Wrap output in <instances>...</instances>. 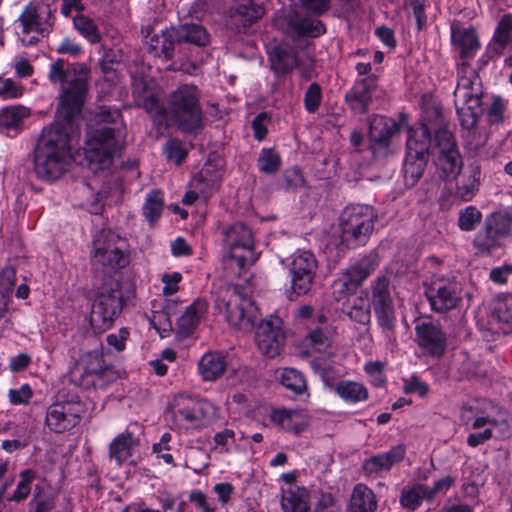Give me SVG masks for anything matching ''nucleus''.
<instances>
[{"label":"nucleus","mask_w":512,"mask_h":512,"mask_svg":"<svg viewBox=\"0 0 512 512\" xmlns=\"http://www.w3.org/2000/svg\"><path fill=\"white\" fill-rule=\"evenodd\" d=\"M450 33L451 43L462 60L457 72L454 104L464 132L463 137L469 139L470 144L477 148L484 143L481 139L473 142L474 128L483 113V85L479 74L466 61L475 56L481 44L476 29L471 25L464 26L459 21H453L450 24Z\"/></svg>","instance_id":"f257e3e1"},{"label":"nucleus","mask_w":512,"mask_h":512,"mask_svg":"<svg viewBox=\"0 0 512 512\" xmlns=\"http://www.w3.org/2000/svg\"><path fill=\"white\" fill-rule=\"evenodd\" d=\"M215 307L219 313L224 314L226 321L245 332L256 328L255 342L261 353L269 358H275L283 349L285 335L280 321H260V313L254 302L237 291V287L226 299H217Z\"/></svg>","instance_id":"f03ea898"},{"label":"nucleus","mask_w":512,"mask_h":512,"mask_svg":"<svg viewBox=\"0 0 512 512\" xmlns=\"http://www.w3.org/2000/svg\"><path fill=\"white\" fill-rule=\"evenodd\" d=\"M73 121L57 116L55 122L43 128L33 151V171L38 179L51 183L67 171L72 159Z\"/></svg>","instance_id":"7ed1b4c3"},{"label":"nucleus","mask_w":512,"mask_h":512,"mask_svg":"<svg viewBox=\"0 0 512 512\" xmlns=\"http://www.w3.org/2000/svg\"><path fill=\"white\" fill-rule=\"evenodd\" d=\"M121 112L111 106H100L96 114L99 125L87 132L85 158L94 171L108 169L114 155L122 148V130L117 126Z\"/></svg>","instance_id":"20e7f679"},{"label":"nucleus","mask_w":512,"mask_h":512,"mask_svg":"<svg viewBox=\"0 0 512 512\" xmlns=\"http://www.w3.org/2000/svg\"><path fill=\"white\" fill-rule=\"evenodd\" d=\"M64 64L63 59H57L51 64L49 80L52 83L67 84L61 93L57 116L70 121L81 113L84 105L88 93L89 70L81 63L68 68Z\"/></svg>","instance_id":"39448f33"},{"label":"nucleus","mask_w":512,"mask_h":512,"mask_svg":"<svg viewBox=\"0 0 512 512\" xmlns=\"http://www.w3.org/2000/svg\"><path fill=\"white\" fill-rule=\"evenodd\" d=\"M70 381L82 389H105L115 379V371L101 351L93 350L81 356L71 368Z\"/></svg>","instance_id":"423d86ee"},{"label":"nucleus","mask_w":512,"mask_h":512,"mask_svg":"<svg viewBox=\"0 0 512 512\" xmlns=\"http://www.w3.org/2000/svg\"><path fill=\"white\" fill-rule=\"evenodd\" d=\"M376 214L372 206L347 205L340 215L342 242L347 246L364 245L373 231Z\"/></svg>","instance_id":"0eeeda50"},{"label":"nucleus","mask_w":512,"mask_h":512,"mask_svg":"<svg viewBox=\"0 0 512 512\" xmlns=\"http://www.w3.org/2000/svg\"><path fill=\"white\" fill-rule=\"evenodd\" d=\"M431 133L426 125L418 129L408 128L406 157L403 165L405 184L413 187L422 177L428 162Z\"/></svg>","instance_id":"6e6552de"},{"label":"nucleus","mask_w":512,"mask_h":512,"mask_svg":"<svg viewBox=\"0 0 512 512\" xmlns=\"http://www.w3.org/2000/svg\"><path fill=\"white\" fill-rule=\"evenodd\" d=\"M463 287L453 276L433 275L424 283V295L433 312L444 314L457 309L463 300Z\"/></svg>","instance_id":"1a4fd4ad"},{"label":"nucleus","mask_w":512,"mask_h":512,"mask_svg":"<svg viewBox=\"0 0 512 512\" xmlns=\"http://www.w3.org/2000/svg\"><path fill=\"white\" fill-rule=\"evenodd\" d=\"M225 244L229 248L224 258L226 267H237V274L257 260L254 252L252 232L243 223H235L225 231Z\"/></svg>","instance_id":"9d476101"},{"label":"nucleus","mask_w":512,"mask_h":512,"mask_svg":"<svg viewBox=\"0 0 512 512\" xmlns=\"http://www.w3.org/2000/svg\"><path fill=\"white\" fill-rule=\"evenodd\" d=\"M92 260L109 270H119L129 263L124 239L112 232L102 231L93 239Z\"/></svg>","instance_id":"9b49d317"},{"label":"nucleus","mask_w":512,"mask_h":512,"mask_svg":"<svg viewBox=\"0 0 512 512\" xmlns=\"http://www.w3.org/2000/svg\"><path fill=\"white\" fill-rule=\"evenodd\" d=\"M149 54L165 61L172 60L175 50L182 43H192V23L186 22L178 27L162 30L161 33L146 36Z\"/></svg>","instance_id":"f8f14e48"},{"label":"nucleus","mask_w":512,"mask_h":512,"mask_svg":"<svg viewBox=\"0 0 512 512\" xmlns=\"http://www.w3.org/2000/svg\"><path fill=\"white\" fill-rule=\"evenodd\" d=\"M435 142L438 148L435 165L439 176L445 181H453L460 175L463 167L454 136L447 129H438L435 132Z\"/></svg>","instance_id":"ddd939ff"},{"label":"nucleus","mask_w":512,"mask_h":512,"mask_svg":"<svg viewBox=\"0 0 512 512\" xmlns=\"http://www.w3.org/2000/svg\"><path fill=\"white\" fill-rule=\"evenodd\" d=\"M318 269L315 255L308 250H297L291 255L289 264L291 294H307L313 285Z\"/></svg>","instance_id":"4468645a"},{"label":"nucleus","mask_w":512,"mask_h":512,"mask_svg":"<svg viewBox=\"0 0 512 512\" xmlns=\"http://www.w3.org/2000/svg\"><path fill=\"white\" fill-rule=\"evenodd\" d=\"M84 411L80 400L55 402L46 409L45 424L51 432L64 433L80 423Z\"/></svg>","instance_id":"2eb2a0df"},{"label":"nucleus","mask_w":512,"mask_h":512,"mask_svg":"<svg viewBox=\"0 0 512 512\" xmlns=\"http://www.w3.org/2000/svg\"><path fill=\"white\" fill-rule=\"evenodd\" d=\"M123 305L124 299L120 289L101 292L95 300L90 314V324L93 329L103 332L110 328L115 318L121 313Z\"/></svg>","instance_id":"dca6fc26"},{"label":"nucleus","mask_w":512,"mask_h":512,"mask_svg":"<svg viewBox=\"0 0 512 512\" xmlns=\"http://www.w3.org/2000/svg\"><path fill=\"white\" fill-rule=\"evenodd\" d=\"M274 24L293 39L301 37L315 38L326 32V27L321 20L292 10L277 16Z\"/></svg>","instance_id":"f3484780"},{"label":"nucleus","mask_w":512,"mask_h":512,"mask_svg":"<svg viewBox=\"0 0 512 512\" xmlns=\"http://www.w3.org/2000/svg\"><path fill=\"white\" fill-rule=\"evenodd\" d=\"M55 12L56 9L43 0L30 2L18 18L22 26V34L37 33L48 36L54 25Z\"/></svg>","instance_id":"a211bd4d"},{"label":"nucleus","mask_w":512,"mask_h":512,"mask_svg":"<svg viewBox=\"0 0 512 512\" xmlns=\"http://www.w3.org/2000/svg\"><path fill=\"white\" fill-rule=\"evenodd\" d=\"M510 229L511 221L506 215L492 213L485 218L483 228L476 233L473 245L479 251L490 252L501 245Z\"/></svg>","instance_id":"6ab92c4d"},{"label":"nucleus","mask_w":512,"mask_h":512,"mask_svg":"<svg viewBox=\"0 0 512 512\" xmlns=\"http://www.w3.org/2000/svg\"><path fill=\"white\" fill-rule=\"evenodd\" d=\"M399 124L390 117L375 115L369 121L370 149L375 157H386L390 151L392 136L399 131Z\"/></svg>","instance_id":"aec40b11"},{"label":"nucleus","mask_w":512,"mask_h":512,"mask_svg":"<svg viewBox=\"0 0 512 512\" xmlns=\"http://www.w3.org/2000/svg\"><path fill=\"white\" fill-rule=\"evenodd\" d=\"M418 346L424 354L440 358L447 348V335L442 326L433 321H422L415 326Z\"/></svg>","instance_id":"412c9836"},{"label":"nucleus","mask_w":512,"mask_h":512,"mask_svg":"<svg viewBox=\"0 0 512 512\" xmlns=\"http://www.w3.org/2000/svg\"><path fill=\"white\" fill-rule=\"evenodd\" d=\"M171 121L185 133L192 132V85L178 87L169 99Z\"/></svg>","instance_id":"4be33fe9"},{"label":"nucleus","mask_w":512,"mask_h":512,"mask_svg":"<svg viewBox=\"0 0 512 512\" xmlns=\"http://www.w3.org/2000/svg\"><path fill=\"white\" fill-rule=\"evenodd\" d=\"M406 454V447L402 444L393 446L384 453H378L365 459L362 463V471L366 477H376L387 473L391 468L401 462Z\"/></svg>","instance_id":"5701e85b"},{"label":"nucleus","mask_w":512,"mask_h":512,"mask_svg":"<svg viewBox=\"0 0 512 512\" xmlns=\"http://www.w3.org/2000/svg\"><path fill=\"white\" fill-rule=\"evenodd\" d=\"M321 377L325 387L346 403L356 404L364 402L369 397L368 389L362 383L352 380L335 382L325 370L322 371Z\"/></svg>","instance_id":"b1692460"},{"label":"nucleus","mask_w":512,"mask_h":512,"mask_svg":"<svg viewBox=\"0 0 512 512\" xmlns=\"http://www.w3.org/2000/svg\"><path fill=\"white\" fill-rule=\"evenodd\" d=\"M270 69L276 76L291 73L299 67V58L296 49L285 43L276 44L267 50Z\"/></svg>","instance_id":"393cba45"},{"label":"nucleus","mask_w":512,"mask_h":512,"mask_svg":"<svg viewBox=\"0 0 512 512\" xmlns=\"http://www.w3.org/2000/svg\"><path fill=\"white\" fill-rule=\"evenodd\" d=\"M375 88L376 80L372 76L357 80L345 95L346 104L354 113H366L372 102Z\"/></svg>","instance_id":"a878e982"},{"label":"nucleus","mask_w":512,"mask_h":512,"mask_svg":"<svg viewBox=\"0 0 512 512\" xmlns=\"http://www.w3.org/2000/svg\"><path fill=\"white\" fill-rule=\"evenodd\" d=\"M456 196L459 202H470L479 192L482 181L481 166L477 162L467 165L465 170L455 179Z\"/></svg>","instance_id":"bb28decb"},{"label":"nucleus","mask_w":512,"mask_h":512,"mask_svg":"<svg viewBox=\"0 0 512 512\" xmlns=\"http://www.w3.org/2000/svg\"><path fill=\"white\" fill-rule=\"evenodd\" d=\"M374 268L375 265L368 258H363L347 268L337 282L342 284L346 292H354L372 273Z\"/></svg>","instance_id":"cd10ccee"},{"label":"nucleus","mask_w":512,"mask_h":512,"mask_svg":"<svg viewBox=\"0 0 512 512\" xmlns=\"http://www.w3.org/2000/svg\"><path fill=\"white\" fill-rule=\"evenodd\" d=\"M231 18L243 28H248L259 21L264 13V7L254 0H239L231 8Z\"/></svg>","instance_id":"c85d7f7f"},{"label":"nucleus","mask_w":512,"mask_h":512,"mask_svg":"<svg viewBox=\"0 0 512 512\" xmlns=\"http://www.w3.org/2000/svg\"><path fill=\"white\" fill-rule=\"evenodd\" d=\"M208 168L202 169L198 176H194V206H197V213L201 218L206 215L205 203L207 199L215 192L217 181L215 177L206 178L205 173Z\"/></svg>","instance_id":"c756f323"},{"label":"nucleus","mask_w":512,"mask_h":512,"mask_svg":"<svg viewBox=\"0 0 512 512\" xmlns=\"http://www.w3.org/2000/svg\"><path fill=\"white\" fill-rule=\"evenodd\" d=\"M226 358L220 352H207L198 362V372L205 381H214L226 369Z\"/></svg>","instance_id":"7c9ffc66"},{"label":"nucleus","mask_w":512,"mask_h":512,"mask_svg":"<svg viewBox=\"0 0 512 512\" xmlns=\"http://www.w3.org/2000/svg\"><path fill=\"white\" fill-rule=\"evenodd\" d=\"M376 508L377 500L373 490L365 484H356L350 498V512H375Z\"/></svg>","instance_id":"2f4dec72"},{"label":"nucleus","mask_w":512,"mask_h":512,"mask_svg":"<svg viewBox=\"0 0 512 512\" xmlns=\"http://www.w3.org/2000/svg\"><path fill=\"white\" fill-rule=\"evenodd\" d=\"M281 506L283 512H308L306 491L292 486L282 489Z\"/></svg>","instance_id":"473e14b6"},{"label":"nucleus","mask_w":512,"mask_h":512,"mask_svg":"<svg viewBox=\"0 0 512 512\" xmlns=\"http://www.w3.org/2000/svg\"><path fill=\"white\" fill-rule=\"evenodd\" d=\"M371 303L373 309L394 307L390 281L386 276L377 277L371 284Z\"/></svg>","instance_id":"72a5a7b5"},{"label":"nucleus","mask_w":512,"mask_h":512,"mask_svg":"<svg viewBox=\"0 0 512 512\" xmlns=\"http://www.w3.org/2000/svg\"><path fill=\"white\" fill-rule=\"evenodd\" d=\"M493 316L504 333L512 331V294H501L494 300Z\"/></svg>","instance_id":"f704fd0d"},{"label":"nucleus","mask_w":512,"mask_h":512,"mask_svg":"<svg viewBox=\"0 0 512 512\" xmlns=\"http://www.w3.org/2000/svg\"><path fill=\"white\" fill-rule=\"evenodd\" d=\"M424 500L431 502L428 486L424 484H414L411 487L403 488L399 499L401 506L411 511L416 510Z\"/></svg>","instance_id":"c9c22d12"},{"label":"nucleus","mask_w":512,"mask_h":512,"mask_svg":"<svg viewBox=\"0 0 512 512\" xmlns=\"http://www.w3.org/2000/svg\"><path fill=\"white\" fill-rule=\"evenodd\" d=\"M164 208V194L159 189L147 193L142 207V214L146 221L152 226L161 217Z\"/></svg>","instance_id":"e433bc0d"},{"label":"nucleus","mask_w":512,"mask_h":512,"mask_svg":"<svg viewBox=\"0 0 512 512\" xmlns=\"http://www.w3.org/2000/svg\"><path fill=\"white\" fill-rule=\"evenodd\" d=\"M136 439L130 432L118 435L109 446L110 457L115 459L118 464L126 461L131 455Z\"/></svg>","instance_id":"4c0bfd02"},{"label":"nucleus","mask_w":512,"mask_h":512,"mask_svg":"<svg viewBox=\"0 0 512 512\" xmlns=\"http://www.w3.org/2000/svg\"><path fill=\"white\" fill-rule=\"evenodd\" d=\"M378 327L388 342L396 340V312L394 307L373 309Z\"/></svg>","instance_id":"58836bf2"},{"label":"nucleus","mask_w":512,"mask_h":512,"mask_svg":"<svg viewBox=\"0 0 512 512\" xmlns=\"http://www.w3.org/2000/svg\"><path fill=\"white\" fill-rule=\"evenodd\" d=\"M29 115V109L24 106L3 107L0 109V127L17 129Z\"/></svg>","instance_id":"ea45409f"},{"label":"nucleus","mask_w":512,"mask_h":512,"mask_svg":"<svg viewBox=\"0 0 512 512\" xmlns=\"http://www.w3.org/2000/svg\"><path fill=\"white\" fill-rule=\"evenodd\" d=\"M482 219V212L476 206L469 205L459 210L457 226L463 232H472L479 226Z\"/></svg>","instance_id":"a19ab883"},{"label":"nucleus","mask_w":512,"mask_h":512,"mask_svg":"<svg viewBox=\"0 0 512 512\" xmlns=\"http://www.w3.org/2000/svg\"><path fill=\"white\" fill-rule=\"evenodd\" d=\"M73 25L81 36L90 43L96 44L101 40V34L95 22L86 15L77 14L73 18Z\"/></svg>","instance_id":"79ce46f5"},{"label":"nucleus","mask_w":512,"mask_h":512,"mask_svg":"<svg viewBox=\"0 0 512 512\" xmlns=\"http://www.w3.org/2000/svg\"><path fill=\"white\" fill-rule=\"evenodd\" d=\"M19 476L21 479L16 489L7 497V500L10 502L20 503L27 499L31 493V483L36 478V472L32 469H25L20 472Z\"/></svg>","instance_id":"37998d69"},{"label":"nucleus","mask_w":512,"mask_h":512,"mask_svg":"<svg viewBox=\"0 0 512 512\" xmlns=\"http://www.w3.org/2000/svg\"><path fill=\"white\" fill-rule=\"evenodd\" d=\"M281 383L297 395L303 394L307 389L305 377L300 371L294 368H286L283 370Z\"/></svg>","instance_id":"c03bdc74"},{"label":"nucleus","mask_w":512,"mask_h":512,"mask_svg":"<svg viewBox=\"0 0 512 512\" xmlns=\"http://www.w3.org/2000/svg\"><path fill=\"white\" fill-rule=\"evenodd\" d=\"M217 417L214 404L204 399H194V422L198 421L200 426L208 425Z\"/></svg>","instance_id":"a18cd8bd"},{"label":"nucleus","mask_w":512,"mask_h":512,"mask_svg":"<svg viewBox=\"0 0 512 512\" xmlns=\"http://www.w3.org/2000/svg\"><path fill=\"white\" fill-rule=\"evenodd\" d=\"M281 165V157L273 148H263L257 160L258 169L265 174L276 173Z\"/></svg>","instance_id":"49530a36"},{"label":"nucleus","mask_w":512,"mask_h":512,"mask_svg":"<svg viewBox=\"0 0 512 512\" xmlns=\"http://www.w3.org/2000/svg\"><path fill=\"white\" fill-rule=\"evenodd\" d=\"M56 507L55 498L43 493L40 486H36L33 497L29 501L28 512H53Z\"/></svg>","instance_id":"de8ad7c7"},{"label":"nucleus","mask_w":512,"mask_h":512,"mask_svg":"<svg viewBox=\"0 0 512 512\" xmlns=\"http://www.w3.org/2000/svg\"><path fill=\"white\" fill-rule=\"evenodd\" d=\"M218 118H220V111L217 105L213 104L210 106L209 111H203L198 107L197 103L194 102V133Z\"/></svg>","instance_id":"09e8293b"},{"label":"nucleus","mask_w":512,"mask_h":512,"mask_svg":"<svg viewBox=\"0 0 512 512\" xmlns=\"http://www.w3.org/2000/svg\"><path fill=\"white\" fill-rule=\"evenodd\" d=\"M470 414L472 416H474V420L471 424L472 429H480L484 426H488L487 428L493 429V428H496L499 426V422L496 419L491 418L489 416L479 415L475 411L474 407H472V406L464 407L463 414H462L463 420H467V422H468L470 420V416H469Z\"/></svg>","instance_id":"8fccbe9b"},{"label":"nucleus","mask_w":512,"mask_h":512,"mask_svg":"<svg viewBox=\"0 0 512 512\" xmlns=\"http://www.w3.org/2000/svg\"><path fill=\"white\" fill-rule=\"evenodd\" d=\"M322 101V89L316 82L311 83L304 94V107L308 113H315Z\"/></svg>","instance_id":"3c124183"},{"label":"nucleus","mask_w":512,"mask_h":512,"mask_svg":"<svg viewBox=\"0 0 512 512\" xmlns=\"http://www.w3.org/2000/svg\"><path fill=\"white\" fill-rule=\"evenodd\" d=\"M494 36L499 37V43H512V14H504L499 20Z\"/></svg>","instance_id":"603ef678"},{"label":"nucleus","mask_w":512,"mask_h":512,"mask_svg":"<svg viewBox=\"0 0 512 512\" xmlns=\"http://www.w3.org/2000/svg\"><path fill=\"white\" fill-rule=\"evenodd\" d=\"M165 153L167 158L177 165L181 164L188 155V151L184 148L182 142L176 139L167 141Z\"/></svg>","instance_id":"864d4df0"},{"label":"nucleus","mask_w":512,"mask_h":512,"mask_svg":"<svg viewBox=\"0 0 512 512\" xmlns=\"http://www.w3.org/2000/svg\"><path fill=\"white\" fill-rule=\"evenodd\" d=\"M176 326L178 339H185L192 334V304L188 305L184 313L178 317Z\"/></svg>","instance_id":"5fc2aeb1"},{"label":"nucleus","mask_w":512,"mask_h":512,"mask_svg":"<svg viewBox=\"0 0 512 512\" xmlns=\"http://www.w3.org/2000/svg\"><path fill=\"white\" fill-rule=\"evenodd\" d=\"M235 443V432L226 428L214 435V449L220 453H229L231 446Z\"/></svg>","instance_id":"6e6d98bb"},{"label":"nucleus","mask_w":512,"mask_h":512,"mask_svg":"<svg viewBox=\"0 0 512 512\" xmlns=\"http://www.w3.org/2000/svg\"><path fill=\"white\" fill-rule=\"evenodd\" d=\"M23 94V88L11 78H0V98L3 100L16 99Z\"/></svg>","instance_id":"4d7b16f0"},{"label":"nucleus","mask_w":512,"mask_h":512,"mask_svg":"<svg viewBox=\"0 0 512 512\" xmlns=\"http://www.w3.org/2000/svg\"><path fill=\"white\" fill-rule=\"evenodd\" d=\"M506 109L505 101L496 96L493 98V101L488 108L487 117L490 124H500L504 120V112Z\"/></svg>","instance_id":"13d9d810"},{"label":"nucleus","mask_w":512,"mask_h":512,"mask_svg":"<svg viewBox=\"0 0 512 512\" xmlns=\"http://www.w3.org/2000/svg\"><path fill=\"white\" fill-rule=\"evenodd\" d=\"M347 315L352 321L363 325L368 324L371 320L370 306L360 300V304H354Z\"/></svg>","instance_id":"bf43d9fd"},{"label":"nucleus","mask_w":512,"mask_h":512,"mask_svg":"<svg viewBox=\"0 0 512 512\" xmlns=\"http://www.w3.org/2000/svg\"><path fill=\"white\" fill-rule=\"evenodd\" d=\"M16 269L12 266H5L0 271V293L9 294L16 284Z\"/></svg>","instance_id":"052dcab7"},{"label":"nucleus","mask_w":512,"mask_h":512,"mask_svg":"<svg viewBox=\"0 0 512 512\" xmlns=\"http://www.w3.org/2000/svg\"><path fill=\"white\" fill-rule=\"evenodd\" d=\"M306 426L307 423L305 422L302 413L298 410L290 409L289 417L287 418L283 429L294 434H299L304 431Z\"/></svg>","instance_id":"680f3d73"},{"label":"nucleus","mask_w":512,"mask_h":512,"mask_svg":"<svg viewBox=\"0 0 512 512\" xmlns=\"http://www.w3.org/2000/svg\"><path fill=\"white\" fill-rule=\"evenodd\" d=\"M269 122V116L266 112L257 114L251 122L253 130V136L256 140L262 141L266 138L268 133L267 124Z\"/></svg>","instance_id":"e2e57ef3"},{"label":"nucleus","mask_w":512,"mask_h":512,"mask_svg":"<svg viewBox=\"0 0 512 512\" xmlns=\"http://www.w3.org/2000/svg\"><path fill=\"white\" fill-rule=\"evenodd\" d=\"M403 390L406 394H418L420 397L427 395L429 387L426 383L422 382L416 375H412L404 379Z\"/></svg>","instance_id":"0e129e2a"},{"label":"nucleus","mask_w":512,"mask_h":512,"mask_svg":"<svg viewBox=\"0 0 512 512\" xmlns=\"http://www.w3.org/2000/svg\"><path fill=\"white\" fill-rule=\"evenodd\" d=\"M33 396V391L28 384H23L19 389L9 391V400L13 405L28 404Z\"/></svg>","instance_id":"69168bd1"},{"label":"nucleus","mask_w":512,"mask_h":512,"mask_svg":"<svg viewBox=\"0 0 512 512\" xmlns=\"http://www.w3.org/2000/svg\"><path fill=\"white\" fill-rule=\"evenodd\" d=\"M189 396L179 395L175 397L173 403L169 405V410L174 418H184L186 420H192V410L189 408H182L181 404L188 400Z\"/></svg>","instance_id":"338daca9"},{"label":"nucleus","mask_w":512,"mask_h":512,"mask_svg":"<svg viewBox=\"0 0 512 512\" xmlns=\"http://www.w3.org/2000/svg\"><path fill=\"white\" fill-rule=\"evenodd\" d=\"M311 344L318 350L327 347L330 344V333L323 328H316L308 335Z\"/></svg>","instance_id":"774afa93"}]
</instances>
